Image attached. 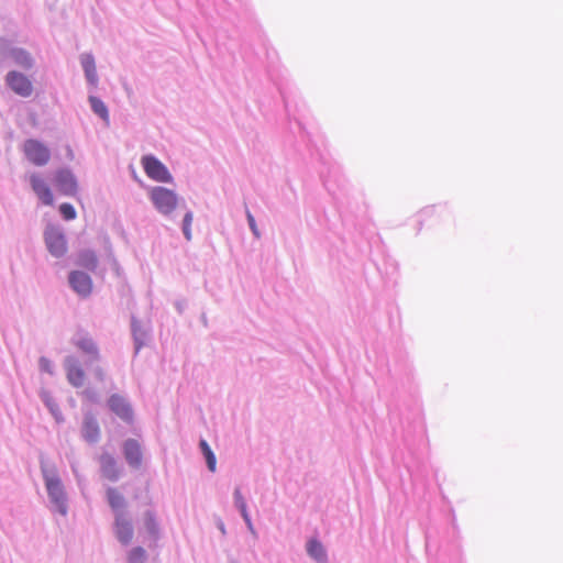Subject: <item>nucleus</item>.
I'll return each instance as SVG.
<instances>
[{"label":"nucleus","instance_id":"f3484780","mask_svg":"<svg viewBox=\"0 0 563 563\" xmlns=\"http://www.w3.org/2000/svg\"><path fill=\"white\" fill-rule=\"evenodd\" d=\"M82 437L86 441L93 443L100 437V428L92 415H87L82 423Z\"/></svg>","mask_w":563,"mask_h":563},{"label":"nucleus","instance_id":"cd10ccee","mask_svg":"<svg viewBox=\"0 0 563 563\" xmlns=\"http://www.w3.org/2000/svg\"><path fill=\"white\" fill-rule=\"evenodd\" d=\"M235 498H236V503H238V505H239V507H240V509H241V512H242V515H243L244 519H245L246 521H250L249 516H247V512H246V506H245V503H244V500H243V498H242V496H241V494H240V492H239V490H236V492H235Z\"/></svg>","mask_w":563,"mask_h":563},{"label":"nucleus","instance_id":"0eeeda50","mask_svg":"<svg viewBox=\"0 0 563 563\" xmlns=\"http://www.w3.org/2000/svg\"><path fill=\"white\" fill-rule=\"evenodd\" d=\"M30 184L31 188L37 198L42 201V203L46 206H52L54 203V196L48 183L45 178L37 173H33L30 175Z\"/></svg>","mask_w":563,"mask_h":563},{"label":"nucleus","instance_id":"f03ea898","mask_svg":"<svg viewBox=\"0 0 563 563\" xmlns=\"http://www.w3.org/2000/svg\"><path fill=\"white\" fill-rule=\"evenodd\" d=\"M42 473L52 501L60 508L63 514H65V493L59 477L54 468L49 470L46 466L42 467Z\"/></svg>","mask_w":563,"mask_h":563},{"label":"nucleus","instance_id":"f8f14e48","mask_svg":"<svg viewBox=\"0 0 563 563\" xmlns=\"http://www.w3.org/2000/svg\"><path fill=\"white\" fill-rule=\"evenodd\" d=\"M140 532L144 533L146 538H148L154 543H156V541L159 538V525H158L157 516L154 511L146 510L144 512Z\"/></svg>","mask_w":563,"mask_h":563},{"label":"nucleus","instance_id":"4468645a","mask_svg":"<svg viewBox=\"0 0 563 563\" xmlns=\"http://www.w3.org/2000/svg\"><path fill=\"white\" fill-rule=\"evenodd\" d=\"M123 454L128 464L132 467H140L142 464V450L140 443L129 439L123 443Z\"/></svg>","mask_w":563,"mask_h":563},{"label":"nucleus","instance_id":"dca6fc26","mask_svg":"<svg viewBox=\"0 0 563 563\" xmlns=\"http://www.w3.org/2000/svg\"><path fill=\"white\" fill-rule=\"evenodd\" d=\"M74 344L76 347H78L82 353L88 354L91 356L92 360L99 361L100 354L98 346L93 342V340L86 335H79L75 341Z\"/></svg>","mask_w":563,"mask_h":563},{"label":"nucleus","instance_id":"ddd939ff","mask_svg":"<svg viewBox=\"0 0 563 563\" xmlns=\"http://www.w3.org/2000/svg\"><path fill=\"white\" fill-rule=\"evenodd\" d=\"M71 288L80 296L87 297L92 290L91 278L82 272H71L69 275Z\"/></svg>","mask_w":563,"mask_h":563},{"label":"nucleus","instance_id":"9d476101","mask_svg":"<svg viewBox=\"0 0 563 563\" xmlns=\"http://www.w3.org/2000/svg\"><path fill=\"white\" fill-rule=\"evenodd\" d=\"M54 184L66 196H73L77 191V183L70 170L62 168L54 175Z\"/></svg>","mask_w":563,"mask_h":563},{"label":"nucleus","instance_id":"7ed1b4c3","mask_svg":"<svg viewBox=\"0 0 563 563\" xmlns=\"http://www.w3.org/2000/svg\"><path fill=\"white\" fill-rule=\"evenodd\" d=\"M142 167L148 178L157 183H173V176L167 167L155 156L144 155L141 158Z\"/></svg>","mask_w":563,"mask_h":563},{"label":"nucleus","instance_id":"5701e85b","mask_svg":"<svg viewBox=\"0 0 563 563\" xmlns=\"http://www.w3.org/2000/svg\"><path fill=\"white\" fill-rule=\"evenodd\" d=\"M199 445H200V449L206 457L208 468L211 472H214L216 466H217L216 455L213 454L212 450L210 449V446L206 440H201Z\"/></svg>","mask_w":563,"mask_h":563},{"label":"nucleus","instance_id":"2eb2a0df","mask_svg":"<svg viewBox=\"0 0 563 563\" xmlns=\"http://www.w3.org/2000/svg\"><path fill=\"white\" fill-rule=\"evenodd\" d=\"M99 462H100V468H101V473L102 475L111 481V482H115L119 479L120 477V467L115 461V459L109 454V453H103L100 455L99 457Z\"/></svg>","mask_w":563,"mask_h":563},{"label":"nucleus","instance_id":"6ab92c4d","mask_svg":"<svg viewBox=\"0 0 563 563\" xmlns=\"http://www.w3.org/2000/svg\"><path fill=\"white\" fill-rule=\"evenodd\" d=\"M81 65L85 70L86 77L89 82L92 85L97 84V71H96V65L95 59L90 54H85L81 56Z\"/></svg>","mask_w":563,"mask_h":563},{"label":"nucleus","instance_id":"c85d7f7f","mask_svg":"<svg viewBox=\"0 0 563 563\" xmlns=\"http://www.w3.org/2000/svg\"><path fill=\"white\" fill-rule=\"evenodd\" d=\"M92 375L97 380L103 382L106 379L107 374L104 368L101 365L97 364L92 369Z\"/></svg>","mask_w":563,"mask_h":563},{"label":"nucleus","instance_id":"412c9836","mask_svg":"<svg viewBox=\"0 0 563 563\" xmlns=\"http://www.w3.org/2000/svg\"><path fill=\"white\" fill-rule=\"evenodd\" d=\"M307 551L317 561L323 562L325 560V551L322 544L314 539L308 542Z\"/></svg>","mask_w":563,"mask_h":563},{"label":"nucleus","instance_id":"7c9ffc66","mask_svg":"<svg viewBox=\"0 0 563 563\" xmlns=\"http://www.w3.org/2000/svg\"><path fill=\"white\" fill-rule=\"evenodd\" d=\"M40 364H41V367H42L44 371L49 372V365H51V364H49V361H48V360H46V358L42 357V358L40 360Z\"/></svg>","mask_w":563,"mask_h":563},{"label":"nucleus","instance_id":"a878e982","mask_svg":"<svg viewBox=\"0 0 563 563\" xmlns=\"http://www.w3.org/2000/svg\"><path fill=\"white\" fill-rule=\"evenodd\" d=\"M59 212L65 220H73L76 218V211L70 203H62L59 206Z\"/></svg>","mask_w":563,"mask_h":563},{"label":"nucleus","instance_id":"20e7f679","mask_svg":"<svg viewBox=\"0 0 563 563\" xmlns=\"http://www.w3.org/2000/svg\"><path fill=\"white\" fill-rule=\"evenodd\" d=\"M23 153L27 161L35 166H44L51 159V151L42 142L30 139L23 144Z\"/></svg>","mask_w":563,"mask_h":563},{"label":"nucleus","instance_id":"4be33fe9","mask_svg":"<svg viewBox=\"0 0 563 563\" xmlns=\"http://www.w3.org/2000/svg\"><path fill=\"white\" fill-rule=\"evenodd\" d=\"M90 106L96 114L102 118L104 121H109V112L107 106L97 97H89Z\"/></svg>","mask_w":563,"mask_h":563},{"label":"nucleus","instance_id":"1a4fd4ad","mask_svg":"<svg viewBox=\"0 0 563 563\" xmlns=\"http://www.w3.org/2000/svg\"><path fill=\"white\" fill-rule=\"evenodd\" d=\"M45 243L49 253L55 257L63 256L67 251L64 234L55 229H49L45 232Z\"/></svg>","mask_w":563,"mask_h":563},{"label":"nucleus","instance_id":"a211bd4d","mask_svg":"<svg viewBox=\"0 0 563 563\" xmlns=\"http://www.w3.org/2000/svg\"><path fill=\"white\" fill-rule=\"evenodd\" d=\"M107 500L114 512V516H117L118 512H124L123 508L125 507V499L123 495L114 487H109L106 492Z\"/></svg>","mask_w":563,"mask_h":563},{"label":"nucleus","instance_id":"c756f323","mask_svg":"<svg viewBox=\"0 0 563 563\" xmlns=\"http://www.w3.org/2000/svg\"><path fill=\"white\" fill-rule=\"evenodd\" d=\"M247 220H249L250 227H251L252 231L254 232V234L258 235L254 217L250 212L247 213Z\"/></svg>","mask_w":563,"mask_h":563},{"label":"nucleus","instance_id":"9b49d317","mask_svg":"<svg viewBox=\"0 0 563 563\" xmlns=\"http://www.w3.org/2000/svg\"><path fill=\"white\" fill-rule=\"evenodd\" d=\"M108 406L112 412L125 422L133 421V410L131 405L120 395L114 394L109 397Z\"/></svg>","mask_w":563,"mask_h":563},{"label":"nucleus","instance_id":"393cba45","mask_svg":"<svg viewBox=\"0 0 563 563\" xmlns=\"http://www.w3.org/2000/svg\"><path fill=\"white\" fill-rule=\"evenodd\" d=\"M128 562L129 563H143L146 558V551L142 547H134L128 552Z\"/></svg>","mask_w":563,"mask_h":563},{"label":"nucleus","instance_id":"bb28decb","mask_svg":"<svg viewBox=\"0 0 563 563\" xmlns=\"http://www.w3.org/2000/svg\"><path fill=\"white\" fill-rule=\"evenodd\" d=\"M192 213L189 211L185 214L184 221H183V231L186 236V239L189 241L191 239V223H192Z\"/></svg>","mask_w":563,"mask_h":563},{"label":"nucleus","instance_id":"6e6552de","mask_svg":"<svg viewBox=\"0 0 563 563\" xmlns=\"http://www.w3.org/2000/svg\"><path fill=\"white\" fill-rule=\"evenodd\" d=\"M5 81L8 86L21 97H30L33 92L31 80L23 74L18 71H9Z\"/></svg>","mask_w":563,"mask_h":563},{"label":"nucleus","instance_id":"aec40b11","mask_svg":"<svg viewBox=\"0 0 563 563\" xmlns=\"http://www.w3.org/2000/svg\"><path fill=\"white\" fill-rule=\"evenodd\" d=\"M11 57L18 64L19 66L23 68H31L32 67V58L30 54L23 49H13L11 52Z\"/></svg>","mask_w":563,"mask_h":563},{"label":"nucleus","instance_id":"f257e3e1","mask_svg":"<svg viewBox=\"0 0 563 563\" xmlns=\"http://www.w3.org/2000/svg\"><path fill=\"white\" fill-rule=\"evenodd\" d=\"M148 197L155 209L162 214H170L176 210L178 205V196L172 189L155 186L148 190Z\"/></svg>","mask_w":563,"mask_h":563},{"label":"nucleus","instance_id":"423d86ee","mask_svg":"<svg viewBox=\"0 0 563 563\" xmlns=\"http://www.w3.org/2000/svg\"><path fill=\"white\" fill-rule=\"evenodd\" d=\"M64 366L68 383L76 388L82 387L86 383V373L79 360L68 356L65 360Z\"/></svg>","mask_w":563,"mask_h":563},{"label":"nucleus","instance_id":"b1692460","mask_svg":"<svg viewBox=\"0 0 563 563\" xmlns=\"http://www.w3.org/2000/svg\"><path fill=\"white\" fill-rule=\"evenodd\" d=\"M79 265L93 271L97 267V256L91 251H85L79 255Z\"/></svg>","mask_w":563,"mask_h":563},{"label":"nucleus","instance_id":"39448f33","mask_svg":"<svg viewBox=\"0 0 563 563\" xmlns=\"http://www.w3.org/2000/svg\"><path fill=\"white\" fill-rule=\"evenodd\" d=\"M113 530L121 544L128 545L132 542L134 537L133 523L125 512H118L114 516Z\"/></svg>","mask_w":563,"mask_h":563}]
</instances>
